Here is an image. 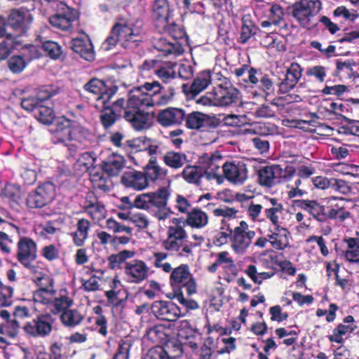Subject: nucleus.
Instances as JSON below:
<instances>
[{"mask_svg": "<svg viewBox=\"0 0 359 359\" xmlns=\"http://www.w3.org/2000/svg\"><path fill=\"white\" fill-rule=\"evenodd\" d=\"M163 87L158 81L146 82L144 84L133 88L129 91V106L126 117L133 123V128L138 131L148 129L151 126L154 113L144 111L142 107L165 105L173 100L176 86L168 87V94L159 95Z\"/></svg>", "mask_w": 359, "mask_h": 359, "instance_id": "1", "label": "nucleus"}, {"mask_svg": "<svg viewBox=\"0 0 359 359\" xmlns=\"http://www.w3.org/2000/svg\"><path fill=\"white\" fill-rule=\"evenodd\" d=\"M144 37L143 27L142 25H139V22L132 23L127 18L117 17L110 29L109 35L102 43V48L105 50H109L120 42L123 48L132 50L140 46Z\"/></svg>", "mask_w": 359, "mask_h": 359, "instance_id": "2", "label": "nucleus"}, {"mask_svg": "<svg viewBox=\"0 0 359 359\" xmlns=\"http://www.w3.org/2000/svg\"><path fill=\"white\" fill-rule=\"evenodd\" d=\"M169 281L172 290L170 298L176 299L187 310L199 308L196 301L188 298L197 292V285L187 264H182L173 269Z\"/></svg>", "mask_w": 359, "mask_h": 359, "instance_id": "3", "label": "nucleus"}, {"mask_svg": "<svg viewBox=\"0 0 359 359\" xmlns=\"http://www.w3.org/2000/svg\"><path fill=\"white\" fill-rule=\"evenodd\" d=\"M166 236L161 243L165 250L180 257L193 256V249L197 245L187 241L188 235L184 227H168Z\"/></svg>", "mask_w": 359, "mask_h": 359, "instance_id": "4", "label": "nucleus"}, {"mask_svg": "<svg viewBox=\"0 0 359 359\" xmlns=\"http://www.w3.org/2000/svg\"><path fill=\"white\" fill-rule=\"evenodd\" d=\"M292 15L301 27L313 29L318 24L316 15L322 8L320 0H300L292 5Z\"/></svg>", "mask_w": 359, "mask_h": 359, "instance_id": "5", "label": "nucleus"}, {"mask_svg": "<svg viewBox=\"0 0 359 359\" xmlns=\"http://www.w3.org/2000/svg\"><path fill=\"white\" fill-rule=\"evenodd\" d=\"M129 106V97L126 104L123 98H118L111 104L110 102L107 104H102L99 107L95 104L97 109H100V121L105 130L110 128L121 118L123 117L133 126V123L126 117L128 107Z\"/></svg>", "mask_w": 359, "mask_h": 359, "instance_id": "6", "label": "nucleus"}, {"mask_svg": "<svg viewBox=\"0 0 359 359\" xmlns=\"http://www.w3.org/2000/svg\"><path fill=\"white\" fill-rule=\"evenodd\" d=\"M54 323L55 319L50 313H39L31 320L27 321L22 329L29 337H46L51 334Z\"/></svg>", "mask_w": 359, "mask_h": 359, "instance_id": "7", "label": "nucleus"}, {"mask_svg": "<svg viewBox=\"0 0 359 359\" xmlns=\"http://www.w3.org/2000/svg\"><path fill=\"white\" fill-rule=\"evenodd\" d=\"M16 258L26 269L34 271L36 269L32 263L37 258V245L31 238L20 236L17 244Z\"/></svg>", "mask_w": 359, "mask_h": 359, "instance_id": "8", "label": "nucleus"}, {"mask_svg": "<svg viewBox=\"0 0 359 359\" xmlns=\"http://www.w3.org/2000/svg\"><path fill=\"white\" fill-rule=\"evenodd\" d=\"M55 196V185L52 182H47L40 184L35 191L28 194L26 203L29 208H41L51 203Z\"/></svg>", "mask_w": 359, "mask_h": 359, "instance_id": "9", "label": "nucleus"}, {"mask_svg": "<svg viewBox=\"0 0 359 359\" xmlns=\"http://www.w3.org/2000/svg\"><path fill=\"white\" fill-rule=\"evenodd\" d=\"M256 233L249 229L248 224L242 220L239 225L233 229L231 246L238 254L244 253L250 246Z\"/></svg>", "mask_w": 359, "mask_h": 359, "instance_id": "10", "label": "nucleus"}, {"mask_svg": "<svg viewBox=\"0 0 359 359\" xmlns=\"http://www.w3.org/2000/svg\"><path fill=\"white\" fill-rule=\"evenodd\" d=\"M58 13L49 17V23L55 28L64 32L72 33L74 32L73 23L79 18V13L75 8H70L65 4Z\"/></svg>", "mask_w": 359, "mask_h": 359, "instance_id": "11", "label": "nucleus"}, {"mask_svg": "<svg viewBox=\"0 0 359 359\" xmlns=\"http://www.w3.org/2000/svg\"><path fill=\"white\" fill-rule=\"evenodd\" d=\"M83 89L97 95V102L107 104L116 94L118 86L113 83L107 84L103 80L93 78L84 85Z\"/></svg>", "mask_w": 359, "mask_h": 359, "instance_id": "12", "label": "nucleus"}, {"mask_svg": "<svg viewBox=\"0 0 359 359\" xmlns=\"http://www.w3.org/2000/svg\"><path fill=\"white\" fill-rule=\"evenodd\" d=\"M151 313L158 320L174 322L184 316L181 309L171 301L157 300L151 304Z\"/></svg>", "mask_w": 359, "mask_h": 359, "instance_id": "13", "label": "nucleus"}, {"mask_svg": "<svg viewBox=\"0 0 359 359\" xmlns=\"http://www.w3.org/2000/svg\"><path fill=\"white\" fill-rule=\"evenodd\" d=\"M271 76L272 74H266L260 69L252 67L249 71L248 78L243 79V86H258L260 90L269 95L274 91V83Z\"/></svg>", "mask_w": 359, "mask_h": 359, "instance_id": "14", "label": "nucleus"}, {"mask_svg": "<svg viewBox=\"0 0 359 359\" xmlns=\"http://www.w3.org/2000/svg\"><path fill=\"white\" fill-rule=\"evenodd\" d=\"M222 168L224 177L234 184H242L248 178V172L244 161H228L224 163Z\"/></svg>", "mask_w": 359, "mask_h": 359, "instance_id": "15", "label": "nucleus"}, {"mask_svg": "<svg viewBox=\"0 0 359 359\" xmlns=\"http://www.w3.org/2000/svg\"><path fill=\"white\" fill-rule=\"evenodd\" d=\"M303 70V67L299 63L292 62L283 73V78L279 79V93L285 94L293 90L302 78Z\"/></svg>", "mask_w": 359, "mask_h": 359, "instance_id": "16", "label": "nucleus"}, {"mask_svg": "<svg viewBox=\"0 0 359 359\" xmlns=\"http://www.w3.org/2000/svg\"><path fill=\"white\" fill-rule=\"evenodd\" d=\"M347 201L344 198L332 197L329 198L325 205L326 222L330 219H339L340 222L351 217V213L346 208Z\"/></svg>", "mask_w": 359, "mask_h": 359, "instance_id": "17", "label": "nucleus"}, {"mask_svg": "<svg viewBox=\"0 0 359 359\" xmlns=\"http://www.w3.org/2000/svg\"><path fill=\"white\" fill-rule=\"evenodd\" d=\"M106 228L114 233V238L112 239V247L114 248H118L120 245H126L129 243L133 233L131 227L121 224L110 217L106 221Z\"/></svg>", "mask_w": 359, "mask_h": 359, "instance_id": "18", "label": "nucleus"}, {"mask_svg": "<svg viewBox=\"0 0 359 359\" xmlns=\"http://www.w3.org/2000/svg\"><path fill=\"white\" fill-rule=\"evenodd\" d=\"M74 121L60 116L55 119L54 128L51 130V140L54 144L65 143L69 141Z\"/></svg>", "mask_w": 359, "mask_h": 359, "instance_id": "19", "label": "nucleus"}, {"mask_svg": "<svg viewBox=\"0 0 359 359\" xmlns=\"http://www.w3.org/2000/svg\"><path fill=\"white\" fill-rule=\"evenodd\" d=\"M186 111L182 108L167 107L160 110L156 116L157 122L163 127L178 126L185 120Z\"/></svg>", "mask_w": 359, "mask_h": 359, "instance_id": "20", "label": "nucleus"}, {"mask_svg": "<svg viewBox=\"0 0 359 359\" xmlns=\"http://www.w3.org/2000/svg\"><path fill=\"white\" fill-rule=\"evenodd\" d=\"M211 71L204 70L200 72L194 78L191 86L183 83L182 88L183 92L189 97L194 98L200 93L204 90L211 83Z\"/></svg>", "mask_w": 359, "mask_h": 359, "instance_id": "21", "label": "nucleus"}, {"mask_svg": "<svg viewBox=\"0 0 359 359\" xmlns=\"http://www.w3.org/2000/svg\"><path fill=\"white\" fill-rule=\"evenodd\" d=\"M293 203L296 207L306 212L315 220L320 223L326 222L325 205L321 204L318 201L297 199L294 200Z\"/></svg>", "mask_w": 359, "mask_h": 359, "instance_id": "22", "label": "nucleus"}, {"mask_svg": "<svg viewBox=\"0 0 359 359\" xmlns=\"http://www.w3.org/2000/svg\"><path fill=\"white\" fill-rule=\"evenodd\" d=\"M126 145L135 152L147 151L150 158L156 157L154 155L160 153V142L156 140L147 137H139L126 141Z\"/></svg>", "mask_w": 359, "mask_h": 359, "instance_id": "23", "label": "nucleus"}, {"mask_svg": "<svg viewBox=\"0 0 359 359\" xmlns=\"http://www.w3.org/2000/svg\"><path fill=\"white\" fill-rule=\"evenodd\" d=\"M149 273V267L140 259H133L126 263L125 273L130 277V282L140 283L145 280Z\"/></svg>", "mask_w": 359, "mask_h": 359, "instance_id": "24", "label": "nucleus"}, {"mask_svg": "<svg viewBox=\"0 0 359 359\" xmlns=\"http://www.w3.org/2000/svg\"><path fill=\"white\" fill-rule=\"evenodd\" d=\"M269 243L276 250H284L290 246V232L281 225L269 228Z\"/></svg>", "mask_w": 359, "mask_h": 359, "instance_id": "25", "label": "nucleus"}, {"mask_svg": "<svg viewBox=\"0 0 359 359\" xmlns=\"http://www.w3.org/2000/svg\"><path fill=\"white\" fill-rule=\"evenodd\" d=\"M170 6L168 0H154L151 17L155 28L163 29L165 22L170 19Z\"/></svg>", "mask_w": 359, "mask_h": 359, "instance_id": "26", "label": "nucleus"}, {"mask_svg": "<svg viewBox=\"0 0 359 359\" xmlns=\"http://www.w3.org/2000/svg\"><path fill=\"white\" fill-rule=\"evenodd\" d=\"M121 183L127 188L141 191L149 186L145 175L135 170L125 172L121 179Z\"/></svg>", "mask_w": 359, "mask_h": 359, "instance_id": "27", "label": "nucleus"}, {"mask_svg": "<svg viewBox=\"0 0 359 359\" xmlns=\"http://www.w3.org/2000/svg\"><path fill=\"white\" fill-rule=\"evenodd\" d=\"M154 49L163 56L169 55H179L183 53L184 48L177 41L172 42L163 36L154 37L152 41Z\"/></svg>", "mask_w": 359, "mask_h": 359, "instance_id": "28", "label": "nucleus"}, {"mask_svg": "<svg viewBox=\"0 0 359 359\" xmlns=\"http://www.w3.org/2000/svg\"><path fill=\"white\" fill-rule=\"evenodd\" d=\"M70 45L72 50L79 55L81 57L88 61L94 60L93 45L88 36L72 39Z\"/></svg>", "mask_w": 359, "mask_h": 359, "instance_id": "29", "label": "nucleus"}, {"mask_svg": "<svg viewBox=\"0 0 359 359\" xmlns=\"http://www.w3.org/2000/svg\"><path fill=\"white\" fill-rule=\"evenodd\" d=\"M215 89L218 106H229L238 103L240 92L232 85L226 87L219 85Z\"/></svg>", "mask_w": 359, "mask_h": 359, "instance_id": "30", "label": "nucleus"}, {"mask_svg": "<svg viewBox=\"0 0 359 359\" xmlns=\"http://www.w3.org/2000/svg\"><path fill=\"white\" fill-rule=\"evenodd\" d=\"M90 227L91 222L88 219L80 218L77 220L76 230L69 233L75 246H84L88 238Z\"/></svg>", "mask_w": 359, "mask_h": 359, "instance_id": "31", "label": "nucleus"}, {"mask_svg": "<svg viewBox=\"0 0 359 359\" xmlns=\"http://www.w3.org/2000/svg\"><path fill=\"white\" fill-rule=\"evenodd\" d=\"M124 158L116 153L108 156L101 163V168L109 177L118 175L125 165Z\"/></svg>", "mask_w": 359, "mask_h": 359, "instance_id": "32", "label": "nucleus"}, {"mask_svg": "<svg viewBox=\"0 0 359 359\" xmlns=\"http://www.w3.org/2000/svg\"><path fill=\"white\" fill-rule=\"evenodd\" d=\"M145 175L147 181L155 182L158 179H163L168 175V170L161 167L156 157L150 158L142 172Z\"/></svg>", "mask_w": 359, "mask_h": 359, "instance_id": "33", "label": "nucleus"}, {"mask_svg": "<svg viewBox=\"0 0 359 359\" xmlns=\"http://www.w3.org/2000/svg\"><path fill=\"white\" fill-rule=\"evenodd\" d=\"M185 222L193 229H202L209 222L208 214L199 208H194L187 214Z\"/></svg>", "mask_w": 359, "mask_h": 359, "instance_id": "34", "label": "nucleus"}, {"mask_svg": "<svg viewBox=\"0 0 359 359\" xmlns=\"http://www.w3.org/2000/svg\"><path fill=\"white\" fill-rule=\"evenodd\" d=\"M25 18V13L18 9L11 10L8 18V26L20 33H25L29 28V24Z\"/></svg>", "mask_w": 359, "mask_h": 359, "instance_id": "35", "label": "nucleus"}, {"mask_svg": "<svg viewBox=\"0 0 359 359\" xmlns=\"http://www.w3.org/2000/svg\"><path fill=\"white\" fill-rule=\"evenodd\" d=\"M104 171L100 170L95 167L89 169L90 180L93 187L95 189L108 192L110 191V187L108 184L109 177L104 176Z\"/></svg>", "mask_w": 359, "mask_h": 359, "instance_id": "36", "label": "nucleus"}, {"mask_svg": "<svg viewBox=\"0 0 359 359\" xmlns=\"http://www.w3.org/2000/svg\"><path fill=\"white\" fill-rule=\"evenodd\" d=\"M277 126L269 122H254L245 130L246 133L259 137L273 135L277 132Z\"/></svg>", "mask_w": 359, "mask_h": 359, "instance_id": "37", "label": "nucleus"}, {"mask_svg": "<svg viewBox=\"0 0 359 359\" xmlns=\"http://www.w3.org/2000/svg\"><path fill=\"white\" fill-rule=\"evenodd\" d=\"M21 189L18 185L6 183L1 191V197L6 200L11 207L20 205L21 201Z\"/></svg>", "mask_w": 359, "mask_h": 359, "instance_id": "38", "label": "nucleus"}, {"mask_svg": "<svg viewBox=\"0 0 359 359\" xmlns=\"http://www.w3.org/2000/svg\"><path fill=\"white\" fill-rule=\"evenodd\" d=\"M241 30L238 42L245 44L246 43L251 36L256 34L259 28L255 25L252 20V16L250 14L243 15L241 18Z\"/></svg>", "mask_w": 359, "mask_h": 359, "instance_id": "39", "label": "nucleus"}, {"mask_svg": "<svg viewBox=\"0 0 359 359\" xmlns=\"http://www.w3.org/2000/svg\"><path fill=\"white\" fill-rule=\"evenodd\" d=\"M93 134L81 125L74 123L69 141H74L86 147L91 143Z\"/></svg>", "mask_w": 359, "mask_h": 359, "instance_id": "40", "label": "nucleus"}, {"mask_svg": "<svg viewBox=\"0 0 359 359\" xmlns=\"http://www.w3.org/2000/svg\"><path fill=\"white\" fill-rule=\"evenodd\" d=\"M278 165H266L260 168L258 170V182L262 187L271 188L273 187L274 180L276 177V170Z\"/></svg>", "mask_w": 359, "mask_h": 359, "instance_id": "41", "label": "nucleus"}, {"mask_svg": "<svg viewBox=\"0 0 359 359\" xmlns=\"http://www.w3.org/2000/svg\"><path fill=\"white\" fill-rule=\"evenodd\" d=\"M163 161L171 169L178 170L184 165L187 161V155L182 152L168 151L163 156Z\"/></svg>", "mask_w": 359, "mask_h": 359, "instance_id": "42", "label": "nucleus"}, {"mask_svg": "<svg viewBox=\"0 0 359 359\" xmlns=\"http://www.w3.org/2000/svg\"><path fill=\"white\" fill-rule=\"evenodd\" d=\"M222 156L219 151H215L210 154H203L199 158L201 167L205 170L219 171Z\"/></svg>", "mask_w": 359, "mask_h": 359, "instance_id": "43", "label": "nucleus"}, {"mask_svg": "<svg viewBox=\"0 0 359 359\" xmlns=\"http://www.w3.org/2000/svg\"><path fill=\"white\" fill-rule=\"evenodd\" d=\"M62 324L67 327H75L79 325L84 316L76 309H69L60 314Z\"/></svg>", "mask_w": 359, "mask_h": 359, "instance_id": "44", "label": "nucleus"}, {"mask_svg": "<svg viewBox=\"0 0 359 359\" xmlns=\"http://www.w3.org/2000/svg\"><path fill=\"white\" fill-rule=\"evenodd\" d=\"M4 231H0V248L2 252L9 253L10 248L4 243L6 241L13 243L10 237L16 233L20 236V229L12 223L6 222L4 226Z\"/></svg>", "mask_w": 359, "mask_h": 359, "instance_id": "45", "label": "nucleus"}, {"mask_svg": "<svg viewBox=\"0 0 359 359\" xmlns=\"http://www.w3.org/2000/svg\"><path fill=\"white\" fill-rule=\"evenodd\" d=\"M184 121L187 128L198 130L208 123V116L202 112L192 111L188 114H186Z\"/></svg>", "mask_w": 359, "mask_h": 359, "instance_id": "46", "label": "nucleus"}, {"mask_svg": "<svg viewBox=\"0 0 359 359\" xmlns=\"http://www.w3.org/2000/svg\"><path fill=\"white\" fill-rule=\"evenodd\" d=\"M182 176L187 182L199 185L201 178L204 176V172L201 165H187L182 172Z\"/></svg>", "mask_w": 359, "mask_h": 359, "instance_id": "47", "label": "nucleus"}, {"mask_svg": "<svg viewBox=\"0 0 359 359\" xmlns=\"http://www.w3.org/2000/svg\"><path fill=\"white\" fill-rule=\"evenodd\" d=\"M233 229L231 224L225 219L221 222L219 231L213 238L212 243L217 246H221L228 243L229 240L231 242Z\"/></svg>", "mask_w": 359, "mask_h": 359, "instance_id": "48", "label": "nucleus"}, {"mask_svg": "<svg viewBox=\"0 0 359 359\" xmlns=\"http://www.w3.org/2000/svg\"><path fill=\"white\" fill-rule=\"evenodd\" d=\"M73 304V300L67 294H60L59 297L52 299L50 311L54 315L62 313L69 309Z\"/></svg>", "mask_w": 359, "mask_h": 359, "instance_id": "49", "label": "nucleus"}, {"mask_svg": "<svg viewBox=\"0 0 359 359\" xmlns=\"http://www.w3.org/2000/svg\"><path fill=\"white\" fill-rule=\"evenodd\" d=\"M336 69L334 73L335 76H347L351 77L353 76V67L356 66V62L353 59H348L344 61L341 60H336Z\"/></svg>", "mask_w": 359, "mask_h": 359, "instance_id": "50", "label": "nucleus"}, {"mask_svg": "<svg viewBox=\"0 0 359 359\" xmlns=\"http://www.w3.org/2000/svg\"><path fill=\"white\" fill-rule=\"evenodd\" d=\"M151 205L158 209L166 206L170 196V191L167 187H161L155 192L149 193Z\"/></svg>", "mask_w": 359, "mask_h": 359, "instance_id": "51", "label": "nucleus"}, {"mask_svg": "<svg viewBox=\"0 0 359 359\" xmlns=\"http://www.w3.org/2000/svg\"><path fill=\"white\" fill-rule=\"evenodd\" d=\"M135 252L132 250H123L117 254H112L107 258L108 266L110 269H121V264H123L127 259L134 257Z\"/></svg>", "mask_w": 359, "mask_h": 359, "instance_id": "52", "label": "nucleus"}, {"mask_svg": "<svg viewBox=\"0 0 359 359\" xmlns=\"http://www.w3.org/2000/svg\"><path fill=\"white\" fill-rule=\"evenodd\" d=\"M165 27L163 29L156 28L159 33L168 34L174 40L182 39L185 36V31L180 25L172 21L170 22V19L166 20L165 22Z\"/></svg>", "mask_w": 359, "mask_h": 359, "instance_id": "53", "label": "nucleus"}, {"mask_svg": "<svg viewBox=\"0 0 359 359\" xmlns=\"http://www.w3.org/2000/svg\"><path fill=\"white\" fill-rule=\"evenodd\" d=\"M356 328V325H346L340 323L333 330L332 334L328 336V339L330 342L342 344L344 342L343 336L348 332H353Z\"/></svg>", "mask_w": 359, "mask_h": 359, "instance_id": "54", "label": "nucleus"}, {"mask_svg": "<svg viewBox=\"0 0 359 359\" xmlns=\"http://www.w3.org/2000/svg\"><path fill=\"white\" fill-rule=\"evenodd\" d=\"M34 116L39 121L46 125L52 123L55 118L53 109L44 106L43 103H41L35 111Z\"/></svg>", "mask_w": 359, "mask_h": 359, "instance_id": "55", "label": "nucleus"}, {"mask_svg": "<svg viewBox=\"0 0 359 359\" xmlns=\"http://www.w3.org/2000/svg\"><path fill=\"white\" fill-rule=\"evenodd\" d=\"M155 74L165 84L175 85L176 73L174 69L169 65H163L154 69Z\"/></svg>", "mask_w": 359, "mask_h": 359, "instance_id": "56", "label": "nucleus"}, {"mask_svg": "<svg viewBox=\"0 0 359 359\" xmlns=\"http://www.w3.org/2000/svg\"><path fill=\"white\" fill-rule=\"evenodd\" d=\"M198 332L196 329L191 327L189 320H184L180 321L177 330V336L182 340L194 339L197 337Z\"/></svg>", "mask_w": 359, "mask_h": 359, "instance_id": "57", "label": "nucleus"}, {"mask_svg": "<svg viewBox=\"0 0 359 359\" xmlns=\"http://www.w3.org/2000/svg\"><path fill=\"white\" fill-rule=\"evenodd\" d=\"M245 273L255 283L259 285H260L263 280L269 279L274 275V272H258L256 266L252 264L248 266Z\"/></svg>", "mask_w": 359, "mask_h": 359, "instance_id": "58", "label": "nucleus"}, {"mask_svg": "<svg viewBox=\"0 0 359 359\" xmlns=\"http://www.w3.org/2000/svg\"><path fill=\"white\" fill-rule=\"evenodd\" d=\"M60 88L55 85H46L39 88L36 95L41 103L59 94Z\"/></svg>", "mask_w": 359, "mask_h": 359, "instance_id": "59", "label": "nucleus"}, {"mask_svg": "<svg viewBox=\"0 0 359 359\" xmlns=\"http://www.w3.org/2000/svg\"><path fill=\"white\" fill-rule=\"evenodd\" d=\"M7 65L13 74H18L25 69L27 62L21 55H13L8 60Z\"/></svg>", "mask_w": 359, "mask_h": 359, "instance_id": "60", "label": "nucleus"}, {"mask_svg": "<svg viewBox=\"0 0 359 359\" xmlns=\"http://www.w3.org/2000/svg\"><path fill=\"white\" fill-rule=\"evenodd\" d=\"M41 48L46 55L53 60L59 59L62 55V47L53 41H46L43 43Z\"/></svg>", "mask_w": 359, "mask_h": 359, "instance_id": "61", "label": "nucleus"}, {"mask_svg": "<svg viewBox=\"0 0 359 359\" xmlns=\"http://www.w3.org/2000/svg\"><path fill=\"white\" fill-rule=\"evenodd\" d=\"M13 288L4 285L0 280V306H9L13 303Z\"/></svg>", "mask_w": 359, "mask_h": 359, "instance_id": "62", "label": "nucleus"}, {"mask_svg": "<svg viewBox=\"0 0 359 359\" xmlns=\"http://www.w3.org/2000/svg\"><path fill=\"white\" fill-rule=\"evenodd\" d=\"M338 133L344 135H357L359 137V121L348 120L338 128Z\"/></svg>", "mask_w": 359, "mask_h": 359, "instance_id": "63", "label": "nucleus"}, {"mask_svg": "<svg viewBox=\"0 0 359 359\" xmlns=\"http://www.w3.org/2000/svg\"><path fill=\"white\" fill-rule=\"evenodd\" d=\"M170 355L163 346H156L150 348L142 359H170Z\"/></svg>", "mask_w": 359, "mask_h": 359, "instance_id": "64", "label": "nucleus"}]
</instances>
